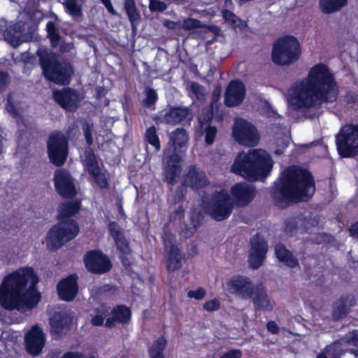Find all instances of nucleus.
I'll return each instance as SVG.
<instances>
[{
	"mask_svg": "<svg viewBox=\"0 0 358 358\" xmlns=\"http://www.w3.org/2000/svg\"><path fill=\"white\" fill-rule=\"evenodd\" d=\"M338 87L332 73L324 64L313 66L307 77L295 83L289 90L288 102L301 110L310 119L318 117L323 104L334 102Z\"/></svg>",
	"mask_w": 358,
	"mask_h": 358,
	"instance_id": "nucleus-1",
	"label": "nucleus"
},
{
	"mask_svg": "<svg viewBox=\"0 0 358 358\" xmlns=\"http://www.w3.org/2000/svg\"><path fill=\"white\" fill-rule=\"evenodd\" d=\"M39 279L32 267H23L7 275L0 287V305L7 310L27 312L41 300L36 289Z\"/></svg>",
	"mask_w": 358,
	"mask_h": 358,
	"instance_id": "nucleus-2",
	"label": "nucleus"
},
{
	"mask_svg": "<svg viewBox=\"0 0 358 358\" xmlns=\"http://www.w3.org/2000/svg\"><path fill=\"white\" fill-rule=\"evenodd\" d=\"M314 180L305 169L288 167L274 185L272 198L276 206L285 208L288 201H308L315 193Z\"/></svg>",
	"mask_w": 358,
	"mask_h": 358,
	"instance_id": "nucleus-3",
	"label": "nucleus"
},
{
	"mask_svg": "<svg viewBox=\"0 0 358 358\" xmlns=\"http://www.w3.org/2000/svg\"><path fill=\"white\" fill-rule=\"evenodd\" d=\"M81 202L78 200L64 201L57 208L56 220L45 236L47 248L57 251L67 243L73 240L79 234V224L72 217L80 210Z\"/></svg>",
	"mask_w": 358,
	"mask_h": 358,
	"instance_id": "nucleus-4",
	"label": "nucleus"
},
{
	"mask_svg": "<svg viewBox=\"0 0 358 358\" xmlns=\"http://www.w3.org/2000/svg\"><path fill=\"white\" fill-rule=\"evenodd\" d=\"M273 162L271 156L262 149L250 150L239 153L231 171L250 181L264 180L271 173Z\"/></svg>",
	"mask_w": 358,
	"mask_h": 358,
	"instance_id": "nucleus-5",
	"label": "nucleus"
},
{
	"mask_svg": "<svg viewBox=\"0 0 358 358\" xmlns=\"http://www.w3.org/2000/svg\"><path fill=\"white\" fill-rule=\"evenodd\" d=\"M300 55V44L296 38L286 36L275 42L272 50V59L276 64L289 65L296 62Z\"/></svg>",
	"mask_w": 358,
	"mask_h": 358,
	"instance_id": "nucleus-6",
	"label": "nucleus"
},
{
	"mask_svg": "<svg viewBox=\"0 0 358 358\" xmlns=\"http://www.w3.org/2000/svg\"><path fill=\"white\" fill-rule=\"evenodd\" d=\"M47 152L50 162L56 166H62L69 155V140L60 131H53L48 136Z\"/></svg>",
	"mask_w": 358,
	"mask_h": 358,
	"instance_id": "nucleus-7",
	"label": "nucleus"
},
{
	"mask_svg": "<svg viewBox=\"0 0 358 358\" xmlns=\"http://www.w3.org/2000/svg\"><path fill=\"white\" fill-rule=\"evenodd\" d=\"M82 163L93 183L101 189L109 188L110 184L109 178L107 176V171L100 166L92 147L85 148V158Z\"/></svg>",
	"mask_w": 358,
	"mask_h": 358,
	"instance_id": "nucleus-8",
	"label": "nucleus"
},
{
	"mask_svg": "<svg viewBox=\"0 0 358 358\" xmlns=\"http://www.w3.org/2000/svg\"><path fill=\"white\" fill-rule=\"evenodd\" d=\"M338 150L341 157H352L358 155V126L346 125L336 136Z\"/></svg>",
	"mask_w": 358,
	"mask_h": 358,
	"instance_id": "nucleus-9",
	"label": "nucleus"
},
{
	"mask_svg": "<svg viewBox=\"0 0 358 358\" xmlns=\"http://www.w3.org/2000/svg\"><path fill=\"white\" fill-rule=\"evenodd\" d=\"M232 134L236 142L247 147L257 145L259 140V135L255 127L242 118L235 120Z\"/></svg>",
	"mask_w": 358,
	"mask_h": 358,
	"instance_id": "nucleus-10",
	"label": "nucleus"
},
{
	"mask_svg": "<svg viewBox=\"0 0 358 358\" xmlns=\"http://www.w3.org/2000/svg\"><path fill=\"white\" fill-rule=\"evenodd\" d=\"M203 213L217 221L224 220V189L215 191L211 196L204 192L201 197Z\"/></svg>",
	"mask_w": 358,
	"mask_h": 358,
	"instance_id": "nucleus-11",
	"label": "nucleus"
},
{
	"mask_svg": "<svg viewBox=\"0 0 358 358\" xmlns=\"http://www.w3.org/2000/svg\"><path fill=\"white\" fill-rule=\"evenodd\" d=\"M221 93V86H216L213 91L210 105L203 108L201 113L198 117L201 129L208 125H211L213 119H215L217 122L222 121L224 119V111L219 109V101Z\"/></svg>",
	"mask_w": 358,
	"mask_h": 358,
	"instance_id": "nucleus-12",
	"label": "nucleus"
},
{
	"mask_svg": "<svg viewBox=\"0 0 358 358\" xmlns=\"http://www.w3.org/2000/svg\"><path fill=\"white\" fill-rule=\"evenodd\" d=\"M83 262L86 269L94 274L106 273L113 267L109 257L99 250L87 251L84 255Z\"/></svg>",
	"mask_w": 358,
	"mask_h": 358,
	"instance_id": "nucleus-13",
	"label": "nucleus"
},
{
	"mask_svg": "<svg viewBox=\"0 0 358 358\" xmlns=\"http://www.w3.org/2000/svg\"><path fill=\"white\" fill-rule=\"evenodd\" d=\"M53 182L57 193L65 199H71L77 194L74 179L65 169H58L54 173Z\"/></svg>",
	"mask_w": 358,
	"mask_h": 358,
	"instance_id": "nucleus-14",
	"label": "nucleus"
},
{
	"mask_svg": "<svg viewBox=\"0 0 358 358\" xmlns=\"http://www.w3.org/2000/svg\"><path fill=\"white\" fill-rule=\"evenodd\" d=\"M192 114L188 107L181 106H170L159 113L155 120L158 123L176 125L183 121H191Z\"/></svg>",
	"mask_w": 358,
	"mask_h": 358,
	"instance_id": "nucleus-15",
	"label": "nucleus"
},
{
	"mask_svg": "<svg viewBox=\"0 0 358 358\" xmlns=\"http://www.w3.org/2000/svg\"><path fill=\"white\" fill-rule=\"evenodd\" d=\"M52 97L62 109L69 112H75L82 99L79 92L70 87L54 90Z\"/></svg>",
	"mask_w": 358,
	"mask_h": 358,
	"instance_id": "nucleus-16",
	"label": "nucleus"
},
{
	"mask_svg": "<svg viewBox=\"0 0 358 358\" xmlns=\"http://www.w3.org/2000/svg\"><path fill=\"white\" fill-rule=\"evenodd\" d=\"M45 344V334L38 324L34 325L25 334L24 345L27 352L32 356L39 355Z\"/></svg>",
	"mask_w": 358,
	"mask_h": 358,
	"instance_id": "nucleus-17",
	"label": "nucleus"
},
{
	"mask_svg": "<svg viewBox=\"0 0 358 358\" xmlns=\"http://www.w3.org/2000/svg\"><path fill=\"white\" fill-rule=\"evenodd\" d=\"M268 250L266 241L260 235L257 234L250 240L249 263L251 268L257 269L264 261Z\"/></svg>",
	"mask_w": 358,
	"mask_h": 358,
	"instance_id": "nucleus-18",
	"label": "nucleus"
},
{
	"mask_svg": "<svg viewBox=\"0 0 358 358\" xmlns=\"http://www.w3.org/2000/svg\"><path fill=\"white\" fill-rule=\"evenodd\" d=\"M78 276L76 273L70 274L62 279L57 285V294L62 301H73L78 293Z\"/></svg>",
	"mask_w": 358,
	"mask_h": 358,
	"instance_id": "nucleus-19",
	"label": "nucleus"
},
{
	"mask_svg": "<svg viewBox=\"0 0 358 358\" xmlns=\"http://www.w3.org/2000/svg\"><path fill=\"white\" fill-rule=\"evenodd\" d=\"M73 73V69L70 64L57 62L45 77L56 84L66 85L69 84Z\"/></svg>",
	"mask_w": 358,
	"mask_h": 358,
	"instance_id": "nucleus-20",
	"label": "nucleus"
},
{
	"mask_svg": "<svg viewBox=\"0 0 358 358\" xmlns=\"http://www.w3.org/2000/svg\"><path fill=\"white\" fill-rule=\"evenodd\" d=\"M255 287L248 277L241 275L232 278L227 283L228 291L243 299L249 298Z\"/></svg>",
	"mask_w": 358,
	"mask_h": 358,
	"instance_id": "nucleus-21",
	"label": "nucleus"
},
{
	"mask_svg": "<svg viewBox=\"0 0 358 358\" xmlns=\"http://www.w3.org/2000/svg\"><path fill=\"white\" fill-rule=\"evenodd\" d=\"M73 318L64 312H56L50 320L51 334L55 338H60L70 329Z\"/></svg>",
	"mask_w": 358,
	"mask_h": 358,
	"instance_id": "nucleus-22",
	"label": "nucleus"
},
{
	"mask_svg": "<svg viewBox=\"0 0 358 358\" xmlns=\"http://www.w3.org/2000/svg\"><path fill=\"white\" fill-rule=\"evenodd\" d=\"M108 229L121 256L129 254L131 251L129 243L127 240L118 223L115 221H110L108 224Z\"/></svg>",
	"mask_w": 358,
	"mask_h": 358,
	"instance_id": "nucleus-23",
	"label": "nucleus"
},
{
	"mask_svg": "<svg viewBox=\"0 0 358 358\" xmlns=\"http://www.w3.org/2000/svg\"><path fill=\"white\" fill-rule=\"evenodd\" d=\"M111 316L106 318L105 327L113 328L116 323L127 324L129 323L131 319V308L126 305H117L113 308L110 311Z\"/></svg>",
	"mask_w": 358,
	"mask_h": 358,
	"instance_id": "nucleus-24",
	"label": "nucleus"
},
{
	"mask_svg": "<svg viewBox=\"0 0 358 358\" xmlns=\"http://www.w3.org/2000/svg\"><path fill=\"white\" fill-rule=\"evenodd\" d=\"M255 188L252 185L237 183L231 188V193L239 206H246L255 196Z\"/></svg>",
	"mask_w": 358,
	"mask_h": 358,
	"instance_id": "nucleus-25",
	"label": "nucleus"
},
{
	"mask_svg": "<svg viewBox=\"0 0 358 358\" xmlns=\"http://www.w3.org/2000/svg\"><path fill=\"white\" fill-rule=\"evenodd\" d=\"M245 89L240 81H232L225 92V105L233 107L239 105L244 99Z\"/></svg>",
	"mask_w": 358,
	"mask_h": 358,
	"instance_id": "nucleus-26",
	"label": "nucleus"
},
{
	"mask_svg": "<svg viewBox=\"0 0 358 358\" xmlns=\"http://www.w3.org/2000/svg\"><path fill=\"white\" fill-rule=\"evenodd\" d=\"M23 30V25L20 22L10 24L4 31L5 38L13 47H17L22 43L31 40V34H22Z\"/></svg>",
	"mask_w": 358,
	"mask_h": 358,
	"instance_id": "nucleus-27",
	"label": "nucleus"
},
{
	"mask_svg": "<svg viewBox=\"0 0 358 358\" xmlns=\"http://www.w3.org/2000/svg\"><path fill=\"white\" fill-rule=\"evenodd\" d=\"M249 299H251L257 309L264 311L273 310L274 302L269 298L262 285H258L254 287Z\"/></svg>",
	"mask_w": 358,
	"mask_h": 358,
	"instance_id": "nucleus-28",
	"label": "nucleus"
},
{
	"mask_svg": "<svg viewBox=\"0 0 358 358\" xmlns=\"http://www.w3.org/2000/svg\"><path fill=\"white\" fill-rule=\"evenodd\" d=\"M185 182L187 185L192 189H201L209 183L206 173L199 169L196 165H191L187 174L185 175Z\"/></svg>",
	"mask_w": 358,
	"mask_h": 358,
	"instance_id": "nucleus-29",
	"label": "nucleus"
},
{
	"mask_svg": "<svg viewBox=\"0 0 358 358\" xmlns=\"http://www.w3.org/2000/svg\"><path fill=\"white\" fill-rule=\"evenodd\" d=\"M188 134L183 128H177L169 135V144L172 146V153L180 155L185 153L187 148Z\"/></svg>",
	"mask_w": 358,
	"mask_h": 358,
	"instance_id": "nucleus-30",
	"label": "nucleus"
},
{
	"mask_svg": "<svg viewBox=\"0 0 358 358\" xmlns=\"http://www.w3.org/2000/svg\"><path fill=\"white\" fill-rule=\"evenodd\" d=\"M355 304V298L352 295L341 297L334 307L332 318L339 320L344 318L350 312V308Z\"/></svg>",
	"mask_w": 358,
	"mask_h": 358,
	"instance_id": "nucleus-31",
	"label": "nucleus"
},
{
	"mask_svg": "<svg viewBox=\"0 0 358 358\" xmlns=\"http://www.w3.org/2000/svg\"><path fill=\"white\" fill-rule=\"evenodd\" d=\"M181 159V155L176 153H171L168 157L166 167V177L168 184L171 185L176 184V178L181 170L180 166Z\"/></svg>",
	"mask_w": 358,
	"mask_h": 358,
	"instance_id": "nucleus-32",
	"label": "nucleus"
},
{
	"mask_svg": "<svg viewBox=\"0 0 358 358\" xmlns=\"http://www.w3.org/2000/svg\"><path fill=\"white\" fill-rule=\"evenodd\" d=\"M182 256L177 244H172L170 248L166 267L169 273L174 272L182 267Z\"/></svg>",
	"mask_w": 358,
	"mask_h": 358,
	"instance_id": "nucleus-33",
	"label": "nucleus"
},
{
	"mask_svg": "<svg viewBox=\"0 0 358 358\" xmlns=\"http://www.w3.org/2000/svg\"><path fill=\"white\" fill-rule=\"evenodd\" d=\"M275 252L278 259L290 268H295L299 265L298 259L289 251L284 245L279 243L275 245Z\"/></svg>",
	"mask_w": 358,
	"mask_h": 358,
	"instance_id": "nucleus-34",
	"label": "nucleus"
},
{
	"mask_svg": "<svg viewBox=\"0 0 358 358\" xmlns=\"http://www.w3.org/2000/svg\"><path fill=\"white\" fill-rule=\"evenodd\" d=\"M167 345V340L164 336L162 335L153 342L148 348V355L150 358H165L164 351Z\"/></svg>",
	"mask_w": 358,
	"mask_h": 358,
	"instance_id": "nucleus-35",
	"label": "nucleus"
},
{
	"mask_svg": "<svg viewBox=\"0 0 358 358\" xmlns=\"http://www.w3.org/2000/svg\"><path fill=\"white\" fill-rule=\"evenodd\" d=\"M124 8L133 30L140 22L141 15L138 12L134 0H124Z\"/></svg>",
	"mask_w": 358,
	"mask_h": 358,
	"instance_id": "nucleus-36",
	"label": "nucleus"
},
{
	"mask_svg": "<svg viewBox=\"0 0 358 358\" xmlns=\"http://www.w3.org/2000/svg\"><path fill=\"white\" fill-rule=\"evenodd\" d=\"M339 340L327 345L325 349L322 351L317 358H340L344 350Z\"/></svg>",
	"mask_w": 358,
	"mask_h": 358,
	"instance_id": "nucleus-37",
	"label": "nucleus"
},
{
	"mask_svg": "<svg viewBox=\"0 0 358 358\" xmlns=\"http://www.w3.org/2000/svg\"><path fill=\"white\" fill-rule=\"evenodd\" d=\"M95 315L91 318V324L95 327L102 326L105 319L110 315V307L104 303L94 308Z\"/></svg>",
	"mask_w": 358,
	"mask_h": 358,
	"instance_id": "nucleus-38",
	"label": "nucleus"
},
{
	"mask_svg": "<svg viewBox=\"0 0 358 358\" xmlns=\"http://www.w3.org/2000/svg\"><path fill=\"white\" fill-rule=\"evenodd\" d=\"M36 55L39 57L40 64L45 76L57 61L54 60L45 49H38Z\"/></svg>",
	"mask_w": 358,
	"mask_h": 358,
	"instance_id": "nucleus-39",
	"label": "nucleus"
},
{
	"mask_svg": "<svg viewBox=\"0 0 358 358\" xmlns=\"http://www.w3.org/2000/svg\"><path fill=\"white\" fill-rule=\"evenodd\" d=\"M348 0H320L321 10L324 13H331L341 9Z\"/></svg>",
	"mask_w": 358,
	"mask_h": 358,
	"instance_id": "nucleus-40",
	"label": "nucleus"
},
{
	"mask_svg": "<svg viewBox=\"0 0 358 358\" xmlns=\"http://www.w3.org/2000/svg\"><path fill=\"white\" fill-rule=\"evenodd\" d=\"M145 141L152 145L156 152H159L161 149V143L157 129L155 126L148 127L145 132Z\"/></svg>",
	"mask_w": 358,
	"mask_h": 358,
	"instance_id": "nucleus-41",
	"label": "nucleus"
},
{
	"mask_svg": "<svg viewBox=\"0 0 358 358\" xmlns=\"http://www.w3.org/2000/svg\"><path fill=\"white\" fill-rule=\"evenodd\" d=\"M181 28H183L186 31H191L198 28H205L208 31H213L216 27L213 25H205L198 19L187 17L183 20L182 24H181Z\"/></svg>",
	"mask_w": 358,
	"mask_h": 358,
	"instance_id": "nucleus-42",
	"label": "nucleus"
},
{
	"mask_svg": "<svg viewBox=\"0 0 358 358\" xmlns=\"http://www.w3.org/2000/svg\"><path fill=\"white\" fill-rule=\"evenodd\" d=\"M225 22L228 23L229 25L235 31H242L247 26L245 22L243 21L231 12L225 10Z\"/></svg>",
	"mask_w": 358,
	"mask_h": 358,
	"instance_id": "nucleus-43",
	"label": "nucleus"
},
{
	"mask_svg": "<svg viewBox=\"0 0 358 358\" xmlns=\"http://www.w3.org/2000/svg\"><path fill=\"white\" fill-rule=\"evenodd\" d=\"M46 31L48 38L50 39L52 45L53 47L57 46L60 43L61 36L56 27L55 23L52 21H48L46 24Z\"/></svg>",
	"mask_w": 358,
	"mask_h": 358,
	"instance_id": "nucleus-44",
	"label": "nucleus"
},
{
	"mask_svg": "<svg viewBox=\"0 0 358 358\" xmlns=\"http://www.w3.org/2000/svg\"><path fill=\"white\" fill-rule=\"evenodd\" d=\"M64 6L67 13L73 17H80L83 15L82 8L76 0H66Z\"/></svg>",
	"mask_w": 358,
	"mask_h": 358,
	"instance_id": "nucleus-45",
	"label": "nucleus"
},
{
	"mask_svg": "<svg viewBox=\"0 0 358 358\" xmlns=\"http://www.w3.org/2000/svg\"><path fill=\"white\" fill-rule=\"evenodd\" d=\"M303 222L301 218L292 217L285 221V231L289 236H293L297 231L299 224Z\"/></svg>",
	"mask_w": 358,
	"mask_h": 358,
	"instance_id": "nucleus-46",
	"label": "nucleus"
},
{
	"mask_svg": "<svg viewBox=\"0 0 358 358\" xmlns=\"http://www.w3.org/2000/svg\"><path fill=\"white\" fill-rule=\"evenodd\" d=\"M204 220V213L202 211L192 213L190 216V224L192 225L191 234H194L198 227L201 226Z\"/></svg>",
	"mask_w": 358,
	"mask_h": 358,
	"instance_id": "nucleus-47",
	"label": "nucleus"
},
{
	"mask_svg": "<svg viewBox=\"0 0 358 358\" xmlns=\"http://www.w3.org/2000/svg\"><path fill=\"white\" fill-rule=\"evenodd\" d=\"M189 89L198 100L202 101L205 99L206 89L201 84L197 82H192L190 84Z\"/></svg>",
	"mask_w": 358,
	"mask_h": 358,
	"instance_id": "nucleus-48",
	"label": "nucleus"
},
{
	"mask_svg": "<svg viewBox=\"0 0 358 358\" xmlns=\"http://www.w3.org/2000/svg\"><path fill=\"white\" fill-rule=\"evenodd\" d=\"M202 129L204 130L205 133V143L208 145H212L215 139L217 134L216 127L212 125H208L204 127Z\"/></svg>",
	"mask_w": 358,
	"mask_h": 358,
	"instance_id": "nucleus-49",
	"label": "nucleus"
},
{
	"mask_svg": "<svg viewBox=\"0 0 358 358\" xmlns=\"http://www.w3.org/2000/svg\"><path fill=\"white\" fill-rule=\"evenodd\" d=\"M343 346H358V332L352 331L339 339Z\"/></svg>",
	"mask_w": 358,
	"mask_h": 358,
	"instance_id": "nucleus-50",
	"label": "nucleus"
},
{
	"mask_svg": "<svg viewBox=\"0 0 358 358\" xmlns=\"http://www.w3.org/2000/svg\"><path fill=\"white\" fill-rule=\"evenodd\" d=\"M158 99V95L156 91L152 88H149L146 92L145 98L143 100V105L148 108L155 105Z\"/></svg>",
	"mask_w": 358,
	"mask_h": 358,
	"instance_id": "nucleus-51",
	"label": "nucleus"
},
{
	"mask_svg": "<svg viewBox=\"0 0 358 358\" xmlns=\"http://www.w3.org/2000/svg\"><path fill=\"white\" fill-rule=\"evenodd\" d=\"M167 8V5L164 1L159 0H150L149 9L151 12H163Z\"/></svg>",
	"mask_w": 358,
	"mask_h": 358,
	"instance_id": "nucleus-52",
	"label": "nucleus"
},
{
	"mask_svg": "<svg viewBox=\"0 0 358 358\" xmlns=\"http://www.w3.org/2000/svg\"><path fill=\"white\" fill-rule=\"evenodd\" d=\"M92 129V124L86 122L83 125V131L85 136V141L88 145L87 147H91V145L93 144Z\"/></svg>",
	"mask_w": 358,
	"mask_h": 358,
	"instance_id": "nucleus-53",
	"label": "nucleus"
},
{
	"mask_svg": "<svg viewBox=\"0 0 358 358\" xmlns=\"http://www.w3.org/2000/svg\"><path fill=\"white\" fill-rule=\"evenodd\" d=\"M220 307V303L218 299H213L212 300L205 302L203 305V308L209 312L217 310Z\"/></svg>",
	"mask_w": 358,
	"mask_h": 358,
	"instance_id": "nucleus-54",
	"label": "nucleus"
},
{
	"mask_svg": "<svg viewBox=\"0 0 358 358\" xmlns=\"http://www.w3.org/2000/svg\"><path fill=\"white\" fill-rule=\"evenodd\" d=\"M206 290L203 287H199L196 290H189L187 292L188 297L201 300L206 296Z\"/></svg>",
	"mask_w": 358,
	"mask_h": 358,
	"instance_id": "nucleus-55",
	"label": "nucleus"
},
{
	"mask_svg": "<svg viewBox=\"0 0 358 358\" xmlns=\"http://www.w3.org/2000/svg\"><path fill=\"white\" fill-rule=\"evenodd\" d=\"M289 141V136L285 134L282 141H277V145L278 148L275 150V153L276 155H281L283 152L284 149L287 146Z\"/></svg>",
	"mask_w": 358,
	"mask_h": 358,
	"instance_id": "nucleus-56",
	"label": "nucleus"
},
{
	"mask_svg": "<svg viewBox=\"0 0 358 358\" xmlns=\"http://www.w3.org/2000/svg\"><path fill=\"white\" fill-rule=\"evenodd\" d=\"M10 83V76L8 72L0 71V90H4Z\"/></svg>",
	"mask_w": 358,
	"mask_h": 358,
	"instance_id": "nucleus-57",
	"label": "nucleus"
},
{
	"mask_svg": "<svg viewBox=\"0 0 358 358\" xmlns=\"http://www.w3.org/2000/svg\"><path fill=\"white\" fill-rule=\"evenodd\" d=\"M6 108L8 111L11 113L14 117H16L18 115V110L15 106V103L12 101L10 95L8 96Z\"/></svg>",
	"mask_w": 358,
	"mask_h": 358,
	"instance_id": "nucleus-58",
	"label": "nucleus"
},
{
	"mask_svg": "<svg viewBox=\"0 0 358 358\" xmlns=\"http://www.w3.org/2000/svg\"><path fill=\"white\" fill-rule=\"evenodd\" d=\"M186 194H187V187L182 185L179 186L176 191V195H175L176 200L178 201H182L184 199Z\"/></svg>",
	"mask_w": 358,
	"mask_h": 358,
	"instance_id": "nucleus-59",
	"label": "nucleus"
},
{
	"mask_svg": "<svg viewBox=\"0 0 358 358\" xmlns=\"http://www.w3.org/2000/svg\"><path fill=\"white\" fill-rule=\"evenodd\" d=\"M164 25L169 29L176 30L181 28V23L173 20H166Z\"/></svg>",
	"mask_w": 358,
	"mask_h": 358,
	"instance_id": "nucleus-60",
	"label": "nucleus"
},
{
	"mask_svg": "<svg viewBox=\"0 0 358 358\" xmlns=\"http://www.w3.org/2000/svg\"><path fill=\"white\" fill-rule=\"evenodd\" d=\"M241 355L240 350H231L225 353V358H241Z\"/></svg>",
	"mask_w": 358,
	"mask_h": 358,
	"instance_id": "nucleus-61",
	"label": "nucleus"
},
{
	"mask_svg": "<svg viewBox=\"0 0 358 358\" xmlns=\"http://www.w3.org/2000/svg\"><path fill=\"white\" fill-rule=\"evenodd\" d=\"M107 94V90L104 87L99 86L96 87L95 96L99 99Z\"/></svg>",
	"mask_w": 358,
	"mask_h": 358,
	"instance_id": "nucleus-62",
	"label": "nucleus"
},
{
	"mask_svg": "<svg viewBox=\"0 0 358 358\" xmlns=\"http://www.w3.org/2000/svg\"><path fill=\"white\" fill-rule=\"evenodd\" d=\"M62 358H83V355L78 352H66Z\"/></svg>",
	"mask_w": 358,
	"mask_h": 358,
	"instance_id": "nucleus-63",
	"label": "nucleus"
},
{
	"mask_svg": "<svg viewBox=\"0 0 358 358\" xmlns=\"http://www.w3.org/2000/svg\"><path fill=\"white\" fill-rule=\"evenodd\" d=\"M349 231L352 236L358 238V221L352 225Z\"/></svg>",
	"mask_w": 358,
	"mask_h": 358,
	"instance_id": "nucleus-64",
	"label": "nucleus"
}]
</instances>
